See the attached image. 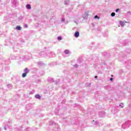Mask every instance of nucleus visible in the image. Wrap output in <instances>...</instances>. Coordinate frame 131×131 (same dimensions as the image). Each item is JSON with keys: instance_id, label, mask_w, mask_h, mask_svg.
I'll return each mask as SVG.
<instances>
[{"instance_id": "obj_1", "label": "nucleus", "mask_w": 131, "mask_h": 131, "mask_svg": "<svg viewBox=\"0 0 131 131\" xmlns=\"http://www.w3.org/2000/svg\"><path fill=\"white\" fill-rule=\"evenodd\" d=\"M44 50L45 51H42L39 53V55L44 58H53L55 57V53L54 52H52L50 51V48L48 47H45Z\"/></svg>"}, {"instance_id": "obj_2", "label": "nucleus", "mask_w": 131, "mask_h": 131, "mask_svg": "<svg viewBox=\"0 0 131 131\" xmlns=\"http://www.w3.org/2000/svg\"><path fill=\"white\" fill-rule=\"evenodd\" d=\"M130 125H131V121L129 120V121H125L124 123L122 124L121 126L123 129H125L126 128H128V127H129Z\"/></svg>"}, {"instance_id": "obj_3", "label": "nucleus", "mask_w": 131, "mask_h": 131, "mask_svg": "<svg viewBox=\"0 0 131 131\" xmlns=\"http://www.w3.org/2000/svg\"><path fill=\"white\" fill-rule=\"evenodd\" d=\"M7 128H9V129L12 128V120L11 119H9L8 122L6 123L4 126V129L5 130H7Z\"/></svg>"}, {"instance_id": "obj_4", "label": "nucleus", "mask_w": 131, "mask_h": 131, "mask_svg": "<svg viewBox=\"0 0 131 131\" xmlns=\"http://www.w3.org/2000/svg\"><path fill=\"white\" fill-rule=\"evenodd\" d=\"M11 60H20L21 59V56L20 55L17 54L16 55H14L13 54H11L10 55V58Z\"/></svg>"}, {"instance_id": "obj_5", "label": "nucleus", "mask_w": 131, "mask_h": 131, "mask_svg": "<svg viewBox=\"0 0 131 131\" xmlns=\"http://www.w3.org/2000/svg\"><path fill=\"white\" fill-rule=\"evenodd\" d=\"M29 71H30V70H29L28 68H25L24 70V73L22 74V77H23L24 78L26 77Z\"/></svg>"}, {"instance_id": "obj_6", "label": "nucleus", "mask_w": 131, "mask_h": 131, "mask_svg": "<svg viewBox=\"0 0 131 131\" xmlns=\"http://www.w3.org/2000/svg\"><path fill=\"white\" fill-rule=\"evenodd\" d=\"M49 125L51 126L55 125V126H56L57 128V129H59V125H58V124H56V123H55V122L53 120L49 121Z\"/></svg>"}, {"instance_id": "obj_7", "label": "nucleus", "mask_w": 131, "mask_h": 131, "mask_svg": "<svg viewBox=\"0 0 131 131\" xmlns=\"http://www.w3.org/2000/svg\"><path fill=\"white\" fill-rule=\"evenodd\" d=\"M99 117H101V118H104L105 116H106V113L104 111L99 112L98 113Z\"/></svg>"}, {"instance_id": "obj_8", "label": "nucleus", "mask_w": 131, "mask_h": 131, "mask_svg": "<svg viewBox=\"0 0 131 131\" xmlns=\"http://www.w3.org/2000/svg\"><path fill=\"white\" fill-rule=\"evenodd\" d=\"M89 11L85 12V14L83 15V18L84 20H88V18H89Z\"/></svg>"}, {"instance_id": "obj_9", "label": "nucleus", "mask_w": 131, "mask_h": 131, "mask_svg": "<svg viewBox=\"0 0 131 131\" xmlns=\"http://www.w3.org/2000/svg\"><path fill=\"white\" fill-rule=\"evenodd\" d=\"M12 7L13 8H15L18 4V1L17 0H12Z\"/></svg>"}, {"instance_id": "obj_10", "label": "nucleus", "mask_w": 131, "mask_h": 131, "mask_svg": "<svg viewBox=\"0 0 131 131\" xmlns=\"http://www.w3.org/2000/svg\"><path fill=\"white\" fill-rule=\"evenodd\" d=\"M20 60H23V61H28V58L26 56H23L20 57Z\"/></svg>"}, {"instance_id": "obj_11", "label": "nucleus", "mask_w": 131, "mask_h": 131, "mask_svg": "<svg viewBox=\"0 0 131 131\" xmlns=\"http://www.w3.org/2000/svg\"><path fill=\"white\" fill-rule=\"evenodd\" d=\"M128 45V41L126 40H124L123 41V44L122 45V47H125V46H127Z\"/></svg>"}, {"instance_id": "obj_12", "label": "nucleus", "mask_w": 131, "mask_h": 131, "mask_svg": "<svg viewBox=\"0 0 131 131\" xmlns=\"http://www.w3.org/2000/svg\"><path fill=\"white\" fill-rule=\"evenodd\" d=\"M92 124H94V125H99V124H100V123H99V121H95V120H93L92 121Z\"/></svg>"}, {"instance_id": "obj_13", "label": "nucleus", "mask_w": 131, "mask_h": 131, "mask_svg": "<svg viewBox=\"0 0 131 131\" xmlns=\"http://www.w3.org/2000/svg\"><path fill=\"white\" fill-rule=\"evenodd\" d=\"M48 81L49 82H51V83H53V82H55V80H54V78L49 77L48 78Z\"/></svg>"}, {"instance_id": "obj_14", "label": "nucleus", "mask_w": 131, "mask_h": 131, "mask_svg": "<svg viewBox=\"0 0 131 131\" xmlns=\"http://www.w3.org/2000/svg\"><path fill=\"white\" fill-rule=\"evenodd\" d=\"M45 75V71H40L38 73V75L39 76H42V75Z\"/></svg>"}, {"instance_id": "obj_15", "label": "nucleus", "mask_w": 131, "mask_h": 131, "mask_svg": "<svg viewBox=\"0 0 131 131\" xmlns=\"http://www.w3.org/2000/svg\"><path fill=\"white\" fill-rule=\"evenodd\" d=\"M31 108V104L26 105V110H30Z\"/></svg>"}, {"instance_id": "obj_16", "label": "nucleus", "mask_w": 131, "mask_h": 131, "mask_svg": "<svg viewBox=\"0 0 131 131\" xmlns=\"http://www.w3.org/2000/svg\"><path fill=\"white\" fill-rule=\"evenodd\" d=\"M35 99H37V100H40L41 99V96L39 94H36L35 95Z\"/></svg>"}, {"instance_id": "obj_17", "label": "nucleus", "mask_w": 131, "mask_h": 131, "mask_svg": "<svg viewBox=\"0 0 131 131\" xmlns=\"http://www.w3.org/2000/svg\"><path fill=\"white\" fill-rule=\"evenodd\" d=\"M74 36H75V37H76V38L79 37V32L76 31L74 34Z\"/></svg>"}, {"instance_id": "obj_18", "label": "nucleus", "mask_w": 131, "mask_h": 131, "mask_svg": "<svg viewBox=\"0 0 131 131\" xmlns=\"http://www.w3.org/2000/svg\"><path fill=\"white\" fill-rule=\"evenodd\" d=\"M37 64L38 65V66H44L45 63H43V62L42 61H38L37 62Z\"/></svg>"}, {"instance_id": "obj_19", "label": "nucleus", "mask_w": 131, "mask_h": 131, "mask_svg": "<svg viewBox=\"0 0 131 131\" xmlns=\"http://www.w3.org/2000/svg\"><path fill=\"white\" fill-rule=\"evenodd\" d=\"M26 8L27 9V10H31V5L30 4H27L26 6Z\"/></svg>"}, {"instance_id": "obj_20", "label": "nucleus", "mask_w": 131, "mask_h": 131, "mask_svg": "<svg viewBox=\"0 0 131 131\" xmlns=\"http://www.w3.org/2000/svg\"><path fill=\"white\" fill-rule=\"evenodd\" d=\"M120 25H121L122 27H123L124 25H125V23H124V21H122L121 20L120 21Z\"/></svg>"}, {"instance_id": "obj_21", "label": "nucleus", "mask_w": 131, "mask_h": 131, "mask_svg": "<svg viewBox=\"0 0 131 131\" xmlns=\"http://www.w3.org/2000/svg\"><path fill=\"white\" fill-rule=\"evenodd\" d=\"M125 53L126 54H130L131 50L129 49H127L126 50H125Z\"/></svg>"}, {"instance_id": "obj_22", "label": "nucleus", "mask_w": 131, "mask_h": 131, "mask_svg": "<svg viewBox=\"0 0 131 131\" xmlns=\"http://www.w3.org/2000/svg\"><path fill=\"white\" fill-rule=\"evenodd\" d=\"M15 29L16 30H21L22 29V28L20 26H17L15 28Z\"/></svg>"}, {"instance_id": "obj_23", "label": "nucleus", "mask_w": 131, "mask_h": 131, "mask_svg": "<svg viewBox=\"0 0 131 131\" xmlns=\"http://www.w3.org/2000/svg\"><path fill=\"white\" fill-rule=\"evenodd\" d=\"M18 21H22V20L24 19V16H20L18 17Z\"/></svg>"}, {"instance_id": "obj_24", "label": "nucleus", "mask_w": 131, "mask_h": 131, "mask_svg": "<svg viewBox=\"0 0 131 131\" xmlns=\"http://www.w3.org/2000/svg\"><path fill=\"white\" fill-rule=\"evenodd\" d=\"M55 84H59L60 83V79H57L56 81H54Z\"/></svg>"}, {"instance_id": "obj_25", "label": "nucleus", "mask_w": 131, "mask_h": 131, "mask_svg": "<svg viewBox=\"0 0 131 131\" xmlns=\"http://www.w3.org/2000/svg\"><path fill=\"white\" fill-rule=\"evenodd\" d=\"M105 90H106V91H111V89H110V86H104Z\"/></svg>"}, {"instance_id": "obj_26", "label": "nucleus", "mask_w": 131, "mask_h": 131, "mask_svg": "<svg viewBox=\"0 0 131 131\" xmlns=\"http://www.w3.org/2000/svg\"><path fill=\"white\" fill-rule=\"evenodd\" d=\"M70 52V51H69V50H65L64 51V54H66V55H68V54H69V53Z\"/></svg>"}, {"instance_id": "obj_27", "label": "nucleus", "mask_w": 131, "mask_h": 131, "mask_svg": "<svg viewBox=\"0 0 131 131\" xmlns=\"http://www.w3.org/2000/svg\"><path fill=\"white\" fill-rule=\"evenodd\" d=\"M56 64L55 62H50L49 63V66H50V67H53Z\"/></svg>"}, {"instance_id": "obj_28", "label": "nucleus", "mask_w": 131, "mask_h": 131, "mask_svg": "<svg viewBox=\"0 0 131 131\" xmlns=\"http://www.w3.org/2000/svg\"><path fill=\"white\" fill-rule=\"evenodd\" d=\"M9 20V17L8 16H5L4 17V21H8Z\"/></svg>"}, {"instance_id": "obj_29", "label": "nucleus", "mask_w": 131, "mask_h": 131, "mask_svg": "<svg viewBox=\"0 0 131 131\" xmlns=\"http://www.w3.org/2000/svg\"><path fill=\"white\" fill-rule=\"evenodd\" d=\"M119 107L120 108H123V107H124V105L123 104V103H121L119 105Z\"/></svg>"}, {"instance_id": "obj_30", "label": "nucleus", "mask_w": 131, "mask_h": 131, "mask_svg": "<svg viewBox=\"0 0 131 131\" xmlns=\"http://www.w3.org/2000/svg\"><path fill=\"white\" fill-rule=\"evenodd\" d=\"M69 4V0H64V5H67Z\"/></svg>"}, {"instance_id": "obj_31", "label": "nucleus", "mask_w": 131, "mask_h": 131, "mask_svg": "<svg viewBox=\"0 0 131 131\" xmlns=\"http://www.w3.org/2000/svg\"><path fill=\"white\" fill-rule=\"evenodd\" d=\"M19 41L21 43H24V42H25V41L23 39H22V38L19 39Z\"/></svg>"}, {"instance_id": "obj_32", "label": "nucleus", "mask_w": 131, "mask_h": 131, "mask_svg": "<svg viewBox=\"0 0 131 131\" xmlns=\"http://www.w3.org/2000/svg\"><path fill=\"white\" fill-rule=\"evenodd\" d=\"M91 84H92L91 83H86L85 84V86H90Z\"/></svg>"}, {"instance_id": "obj_33", "label": "nucleus", "mask_w": 131, "mask_h": 131, "mask_svg": "<svg viewBox=\"0 0 131 131\" xmlns=\"http://www.w3.org/2000/svg\"><path fill=\"white\" fill-rule=\"evenodd\" d=\"M112 17H115V12H112L111 14Z\"/></svg>"}, {"instance_id": "obj_34", "label": "nucleus", "mask_w": 131, "mask_h": 131, "mask_svg": "<svg viewBox=\"0 0 131 131\" xmlns=\"http://www.w3.org/2000/svg\"><path fill=\"white\" fill-rule=\"evenodd\" d=\"M57 39H58V40H62V36H59L57 37Z\"/></svg>"}, {"instance_id": "obj_35", "label": "nucleus", "mask_w": 131, "mask_h": 131, "mask_svg": "<svg viewBox=\"0 0 131 131\" xmlns=\"http://www.w3.org/2000/svg\"><path fill=\"white\" fill-rule=\"evenodd\" d=\"M120 56H121V57H125V54L122 53H121L119 54Z\"/></svg>"}, {"instance_id": "obj_36", "label": "nucleus", "mask_w": 131, "mask_h": 131, "mask_svg": "<svg viewBox=\"0 0 131 131\" xmlns=\"http://www.w3.org/2000/svg\"><path fill=\"white\" fill-rule=\"evenodd\" d=\"M7 85L8 89H11V88H12V85H11V84H8Z\"/></svg>"}, {"instance_id": "obj_37", "label": "nucleus", "mask_w": 131, "mask_h": 131, "mask_svg": "<svg viewBox=\"0 0 131 131\" xmlns=\"http://www.w3.org/2000/svg\"><path fill=\"white\" fill-rule=\"evenodd\" d=\"M102 30V28H101V27H98L97 28V31H101Z\"/></svg>"}, {"instance_id": "obj_38", "label": "nucleus", "mask_w": 131, "mask_h": 131, "mask_svg": "<svg viewBox=\"0 0 131 131\" xmlns=\"http://www.w3.org/2000/svg\"><path fill=\"white\" fill-rule=\"evenodd\" d=\"M35 82H36V83H39L40 82V80H36V81H35Z\"/></svg>"}, {"instance_id": "obj_39", "label": "nucleus", "mask_w": 131, "mask_h": 131, "mask_svg": "<svg viewBox=\"0 0 131 131\" xmlns=\"http://www.w3.org/2000/svg\"><path fill=\"white\" fill-rule=\"evenodd\" d=\"M102 54V56H104L105 57L106 55H107V52H103Z\"/></svg>"}, {"instance_id": "obj_40", "label": "nucleus", "mask_w": 131, "mask_h": 131, "mask_svg": "<svg viewBox=\"0 0 131 131\" xmlns=\"http://www.w3.org/2000/svg\"><path fill=\"white\" fill-rule=\"evenodd\" d=\"M126 64H131V60H129L127 61H126Z\"/></svg>"}, {"instance_id": "obj_41", "label": "nucleus", "mask_w": 131, "mask_h": 131, "mask_svg": "<svg viewBox=\"0 0 131 131\" xmlns=\"http://www.w3.org/2000/svg\"><path fill=\"white\" fill-rule=\"evenodd\" d=\"M25 130H26V131H30V130H31V129H30V128H29V127H27V128L25 129Z\"/></svg>"}, {"instance_id": "obj_42", "label": "nucleus", "mask_w": 131, "mask_h": 131, "mask_svg": "<svg viewBox=\"0 0 131 131\" xmlns=\"http://www.w3.org/2000/svg\"><path fill=\"white\" fill-rule=\"evenodd\" d=\"M94 19H99V17L98 15H95L94 16Z\"/></svg>"}, {"instance_id": "obj_43", "label": "nucleus", "mask_w": 131, "mask_h": 131, "mask_svg": "<svg viewBox=\"0 0 131 131\" xmlns=\"http://www.w3.org/2000/svg\"><path fill=\"white\" fill-rule=\"evenodd\" d=\"M25 28H28V25L27 24H25L24 25Z\"/></svg>"}, {"instance_id": "obj_44", "label": "nucleus", "mask_w": 131, "mask_h": 131, "mask_svg": "<svg viewBox=\"0 0 131 131\" xmlns=\"http://www.w3.org/2000/svg\"><path fill=\"white\" fill-rule=\"evenodd\" d=\"M119 8H117V9H116V13H118V12H119Z\"/></svg>"}, {"instance_id": "obj_45", "label": "nucleus", "mask_w": 131, "mask_h": 131, "mask_svg": "<svg viewBox=\"0 0 131 131\" xmlns=\"http://www.w3.org/2000/svg\"><path fill=\"white\" fill-rule=\"evenodd\" d=\"M61 22H65V18H62L61 19Z\"/></svg>"}, {"instance_id": "obj_46", "label": "nucleus", "mask_w": 131, "mask_h": 131, "mask_svg": "<svg viewBox=\"0 0 131 131\" xmlns=\"http://www.w3.org/2000/svg\"><path fill=\"white\" fill-rule=\"evenodd\" d=\"M74 67L77 68L78 67V65H77V64H75L74 65Z\"/></svg>"}, {"instance_id": "obj_47", "label": "nucleus", "mask_w": 131, "mask_h": 131, "mask_svg": "<svg viewBox=\"0 0 131 131\" xmlns=\"http://www.w3.org/2000/svg\"><path fill=\"white\" fill-rule=\"evenodd\" d=\"M33 93H34L33 91H30V95H33Z\"/></svg>"}, {"instance_id": "obj_48", "label": "nucleus", "mask_w": 131, "mask_h": 131, "mask_svg": "<svg viewBox=\"0 0 131 131\" xmlns=\"http://www.w3.org/2000/svg\"><path fill=\"white\" fill-rule=\"evenodd\" d=\"M110 80L111 81H113V78H110Z\"/></svg>"}, {"instance_id": "obj_49", "label": "nucleus", "mask_w": 131, "mask_h": 131, "mask_svg": "<svg viewBox=\"0 0 131 131\" xmlns=\"http://www.w3.org/2000/svg\"><path fill=\"white\" fill-rule=\"evenodd\" d=\"M78 62H79L80 63L81 62V60H80V59H78Z\"/></svg>"}, {"instance_id": "obj_50", "label": "nucleus", "mask_w": 131, "mask_h": 131, "mask_svg": "<svg viewBox=\"0 0 131 131\" xmlns=\"http://www.w3.org/2000/svg\"><path fill=\"white\" fill-rule=\"evenodd\" d=\"M94 78H95V79H97V78H98V76H95L94 77Z\"/></svg>"}, {"instance_id": "obj_51", "label": "nucleus", "mask_w": 131, "mask_h": 131, "mask_svg": "<svg viewBox=\"0 0 131 131\" xmlns=\"http://www.w3.org/2000/svg\"><path fill=\"white\" fill-rule=\"evenodd\" d=\"M94 68H96V67H97V65H94Z\"/></svg>"}, {"instance_id": "obj_52", "label": "nucleus", "mask_w": 131, "mask_h": 131, "mask_svg": "<svg viewBox=\"0 0 131 131\" xmlns=\"http://www.w3.org/2000/svg\"><path fill=\"white\" fill-rule=\"evenodd\" d=\"M66 122L67 123H68V121H67V120H66Z\"/></svg>"}, {"instance_id": "obj_53", "label": "nucleus", "mask_w": 131, "mask_h": 131, "mask_svg": "<svg viewBox=\"0 0 131 131\" xmlns=\"http://www.w3.org/2000/svg\"><path fill=\"white\" fill-rule=\"evenodd\" d=\"M127 14H130V15H131V12H127Z\"/></svg>"}, {"instance_id": "obj_54", "label": "nucleus", "mask_w": 131, "mask_h": 131, "mask_svg": "<svg viewBox=\"0 0 131 131\" xmlns=\"http://www.w3.org/2000/svg\"><path fill=\"white\" fill-rule=\"evenodd\" d=\"M92 45H95V42H92Z\"/></svg>"}, {"instance_id": "obj_55", "label": "nucleus", "mask_w": 131, "mask_h": 131, "mask_svg": "<svg viewBox=\"0 0 131 131\" xmlns=\"http://www.w3.org/2000/svg\"><path fill=\"white\" fill-rule=\"evenodd\" d=\"M13 49H16V47L14 46V47H13Z\"/></svg>"}, {"instance_id": "obj_56", "label": "nucleus", "mask_w": 131, "mask_h": 131, "mask_svg": "<svg viewBox=\"0 0 131 131\" xmlns=\"http://www.w3.org/2000/svg\"><path fill=\"white\" fill-rule=\"evenodd\" d=\"M34 69L36 71H37V68H34Z\"/></svg>"}, {"instance_id": "obj_57", "label": "nucleus", "mask_w": 131, "mask_h": 131, "mask_svg": "<svg viewBox=\"0 0 131 131\" xmlns=\"http://www.w3.org/2000/svg\"><path fill=\"white\" fill-rule=\"evenodd\" d=\"M111 77H113V75H111Z\"/></svg>"}, {"instance_id": "obj_58", "label": "nucleus", "mask_w": 131, "mask_h": 131, "mask_svg": "<svg viewBox=\"0 0 131 131\" xmlns=\"http://www.w3.org/2000/svg\"><path fill=\"white\" fill-rule=\"evenodd\" d=\"M6 68H7V69H9V67H6Z\"/></svg>"}, {"instance_id": "obj_59", "label": "nucleus", "mask_w": 131, "mask_h": 131, "mask_svg": "<svg viewBox=\"0 0 131 131\" xmlns=\"http://www.w3.org/2000/svg\"><path fill=\"white\" fill-rule=\"evenodd\" d=\"M1 130H2V128H0V131H1Z\"/></svg>"}, {"instance_id": "obj_60", "label": "nucleus", "mask_w": 131, "mask_h": 131, "mask_svg": "<svg viewBox=\"0 0 131 131\" xmlns=\"http://www.w3.org/2000/svg\"><path fill=\"white\" fill-rule=\"evenodd\" d=\"M125 23H127V22H126V21H125Z\"/></svg>"}, {"instance_id": "obj_61", "label": "nucleus", "mask_w": 131, "mask_h": 131, "mask_svg": "<svg viewBox=\"0 0 131 131\" xmlns=\"http://www.w3.org/2000/svg\"><path fill=\"white\" fill-rule=\"evenodd\" d=\"M104 65H106V63H104Z\"/></svg>"}, {"instance_id": "obj_62", "label": "nucleus", "mask_w": 131, "mask_h": 131, "mask_svg": "<svg viewBox=\"0 0 131 131\" xmlns=\"http://www.w3.org/2000/svg\"><path fill=\"white\" fill-rule=\"evenodd\" d=\"M121 71H122V70H121Z\"/></svg>"}, {"instance_id": "obj_63", "label": "nucleus", "mask_w": 131, "mask_h": 131, "mask_svg": "<svg viewBox=\"0 0 131 131\" xmlns=\"http://www.w3.org/2000/svg\"><path fill=\"white\" fill-rule=\"evenodd\" d=\"M2 0H0V2Z\"/></svg>"}]
</instances>
